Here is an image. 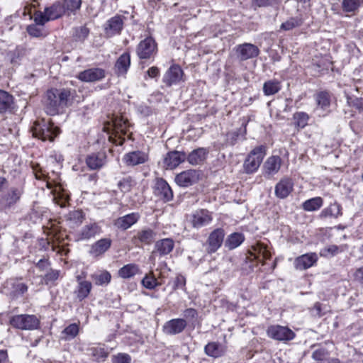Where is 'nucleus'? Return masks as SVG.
Returning <instances> with one entry per match:
<instances>
[{
  "label": "nucleus",
  "instance_id": "nucleus-1",
  "mask_svg": "<svg viewBox=\"0 0 363 363\" xmlns=\"http://www.w3.org/2000/svg\"><path fill=\"white\" fill-rule=\"evenodd\" d=\"M128 128V121L122 116H116L108 122L107 129L109 138L113 140L116 145H122L125 140V136L127 135Z\"/></svg>",
  "mask_w": 363,
  "mask_h": 363
},
{
  "label": "nucleus",
  "instance_id": "nucleus-2",
  "mask_svg": "<svg viewBox=\"0 0 363 363\" xmlns=\"http://www.w3.org/2000/svg\"><path fill=\"white\" fill-rule=\"evenodd\" d=\"M31 131L33 137L38 138L43 141H53L55 138L60 133V129L54 126L51 121H46L45 119L34 122Z\"/></svg>",
  "mask_w": 363,
  "mask_h": 363
},
{
  "label": "nucleus",
  "instance_id": "nucleus-3",
  "mask_svg": "<svg viewBox=\"0 0 363 363\" xmlns=\"http://www.w3.org/2000/svg\"><path fill=\"white\" fill-rule=\"evenodd\" d=\"M267 147L259 145L250 151L245 159L243 168L247 174L255 172L259 167L264 156L266 155Z\"/></svg>",
  "mask_w": 363,
  "mask_h": 363
},
{
  "label": "nucleus",
  "instance_id": "nucleus-4",
  "mask_svg": "<svg viewBox=\"0 0 363 363\" xmlns=\"http://www.w3.org/2000/svg\"><path fill=\"white\" fill-rule=\"evenodd\" d=\"M65 12V8L60 2H56L52 6L45 9L44 12L38 11L34 13L35 23L43 26L47 21L55 20Z\"/></svg>",
  "mask_w": 363,
  "mask_h": 363
},
{
  "label": "nucleus",
  "instance_id": "nucleus-5",
  "mask_svg": "<svg viewBox=\"0 0 363 363\" xmlns=\"http://www.w3.org/2000/svg\"><path fill=\"white\" fill-rule=\"evenodd\" d=\"M10 323L18 329L34 330L38 328L40 320L34 315H18L11 318Z\"/></svg>",
  "mask_w": 363,
  "mask_h": 363
},
{
  "label": "nucleus",
  "instance_id": "nucleus-6",
  "mask_svg": "<svg viewBox=\"0 0 363 363\" xmlns=\"http://www.w3.org/2000/svg\"><path fill=\"white\" fill-rule=\"evenodd\" d=\"M157 51L155 40L148 37L141 40L136 48V54L140 59L147 60L154 57Z\"/></svg>",
  "mask_w": 363,
  "mask_h": 363
},
{
  "label": "nucleus",
  "instance_id": "nucleus-7",
  "mask_svg": "<svg viewBox=\"0 0 363 363\" xmlns=\"http://www.w3.org/2000/svg\"><path fill=\"white\" fill-rule=\"evenodd\" d=\"M268 337L282 342L294 339L296 335L290 328L279 325H271L267 330Z\"/></svg>",
  "mask_w": 363,
  "mask_h": 363
},
{
  "label": "nucleus",
  "instance_id": "nucleus-8",
  "mask_svg": "<svg viewBox=\"0 0 363 363\" xmlns=\"http://www.w3.org/2000/svg\"><path fill=\"white\" fill-rule=\"evenodd\" d=\"M225 236L224 230L217 228L211 232L206 241V251L208 253L216 252L222 245Z\"/></svg>",
  "mask_w": 363,
  "mask_h": 363
},
{
  "label": "nucleus",
  "instance_id": "nucleus-9",
  "mask_svg": "<svg viewBox=\"0 0 363 363\" xmlns=\"http://www.w3.org/2000/svg\"><path fill=\"white\" fill-rule=\"evenodd\" d=\"M125 19L124 16L116 15L108 20L104 26L106 36L110 38L119 35L123 30Z\"/></svg>",
  "mask_w": 363,
  "mask_h": 363
},
{
  "label": "nucleus",
  "instance_id": "nucleus-10",
  "mask_svg": "<svg viewBox=\"0 0 363 363\" xmlns=\"http://www.w3.org/2000/svg\"><path fill=\"white\" fill-rule=\"evenodd\" d=\"M105 77L106 72L104 69L93 67L79 72L77 78L84 82H94L103 79Z\"/></svg>",
  "mask_w": 363,
  "mask_h": 363
},
{
  "label": "nucleus",
  "instance_id": "nucleus-11",
  "mask_svg": "<svg viewBox=\"0 0 363 363\" xmlns=\"http://www.w3.org/2000/svg\"><path fill=\"white\" fill-rule=\"evenodd\" d=\"M27 290V285L18 279H10L4 284V292L11 296L22 295Z\"/></svg>",
  "mask_w": 363,
  "mask_h": 363
},
{
  "label": "nucleus",
  "instance_id": "nucleus-12",
  "mask_svg": "<svg viewBox=\"0 0 363 363\" xmlns=\"http://www.w3.org/2000/svg\"><path fill=\"white\" fill-rule=\"evenodd\" d=\"M154 194L164 201H169L173 198V192L168 183L163 179L159 178L156 179Z\"/></svg>",
  "mask_w": 363,
  "mask_h": 363
},
{
  "label": "nucleus",
  "instance_id": "nucleus-13",
  "mask_svg": "<svg viewBox=\"0 0 363 363\" xmlns=\"http://www.w3.org/2000/svg\"><path fill=\"white\" fill-rule=\"evenodd\" d=\"M318 257L315 252H310L297 257L294 262L296 270H306L314 266L318 262Z\"/></svg>",
  "mask_w": 363,
  "mask_h": 363
},
{
  "label": "nucleus",
  "instance_id": "nucleus-14",
  "mask_svg": "<svg viewBox=\"0 0 363 363\" xmlns=\"http://www.w3.org/2000/svg\"><path fill=\"white\" fill-rule=\"evenodd\" d=\"M60 108L63 107L55 91L53 90L48 91L45 99V112L48 115L55 116L58 113Z\"/></svg>",
  "mask_w": 363,
  "mask_h": 363
},
{
  "label": "nucleus",
  "instance_id": "nucleus-15",
  "mask_svg": "<svg viewBox=\"0 0 363 363\" xmlns=\"http://www.w3.org/2000/svg\"><path fill=\"white\" fill-rule=\"evenodd\" d=\"M186 325L187 323L185 319L174 318L167 321L164 324L162 330L166 335H174L182 333L186 328Z\"/></svg>",
  "mask_w": 363,
  "mask_h": 363
},
{
  "label": "nucleus",
  "instance_id": "nucleus-16",
  "mask_svg": "<svg viewBox=\"0 0 363 363\" xmlns=\"http://www.w3.org/2000/svg\"><path fill=\"white\" fill-rule=\"evenodd\" d=\"M282 160L279 156L269 157L263 165V174L266 177H273L277 174L281 168Z\"/></svg>",
  "mask_w": 363,
  "mask_h": 363
},
{
  "label": "nucleus",
  "instance_id": "nucleus-17",
  "mask_svg": "<svg viewBox=\"0 0 363 363\" xmlns=\"http://www.w3.org/2000/svg\"><path fill=\"white\" fill-rule=\"evenodd\" d=\"M235 50L238 57L242 61L256 57L259 53L258 48L251 43L239 45Z\"/></svg>",
  "mask_w": 363,
  "mask_h": 363
},
{
  "label": "nucleus",
  "instance_id": "nucleus-18",
  "mask_svg": "<svg viewBox=\"0 0 363 363\" xmlns=\"http://www.w3.org/2000/svg\"><path fill=\"white\" fill-rule=\"evenodd\" d=\"M199 179L196 170L189 169L178 174L175 177V182L180 186L187 187L195 184Z\"/></svg>",
  "mask_w": 363,
  "mask_h": 363
},
{
  "label": "nucleus",
  "instance_id": "nucleus-19",
  "mask_svg": "<svg viewBox=\"0 0 363 363\" xmlns=\"http://www.w3.org/2000/svg\"><path fill=\"white\" fill-rule=\"evenodd\" d=\"M211 213L204 209L196 211L192 215L191 222L195 228H200L208 225L212 221Z\"/></svg>",
  "mask_w": 363,
  "mask_h": 363
},
{
  "label": "nucleus",
  "instance_id": "nucleus-20",
  "mask_svg": "<svg viewBox=\"0 0 363 363\" xmlns=\"http://www.w3.org/2000/svg\"><path fill=\"white\" fill-rule=\"evenodd\" d=\"M174 247V241L172 238H163L155 243L152 255L164 257L169 255Z\"/></svg>",
  "mask_w": 363,
  "mask_h": 363
},
{
  "label": "nucleus",
  "instance_id": "nucleus-21",
  "mask_svg": "<svg viewBox=\"0 0 363 363\" xmlns=\"http://www.w3.org/2000/svg\"><path fill=\"white\" fill-rule=\"evenodd\" d=\"M186 159L183 152L172 151L168 152L164 158V165L167 169H173Z\"/></svg>",
  "mask_w": 363,
  "mask_h": 363
},
{
  "label": "nucleus",
  "instance_id": "nucleus-22",
  "mask_svg": "<svg viewBox=\"0 0 363 363\" xmlns=\"http://www.w3.org/2000/svg\"><path fill=\"white\" fill-rule=\"evenodd\" d=\"M156 237V233L148 228H145L139 230L132 238V242L135 245L139 243L144 245H150Z\"/></svg>",
  "mask_w": 363,
  "mask_h": 363
},
{
  "label": "nucleus",
  "instance_id": "nucleus-23",
  "mask_svg": "<svg viewBox=\"0 0 363 363\" xmlns=\"http://www.w3.org/2000/svg\"><path fill=\"white\" fill-rule=\"evenodd\" d=\"M294 189L292 180L288 177L281 179L275 186L274 193L279 199L286 198Z\"/></svg>",
  "mask_w": 363,
  "mask_h": 363
},
{
  "label": "nucleus",
  "instance_id": "nucleus-24",
  "mask_svg": "<svg viewBox=\"0 0 363 363\" xmlns=\"http://www.w3.org/2000/svg\"><path fill=\"white\" fill-rule=\"evenodd\" d=\"M111 243L110 238L100 239L91 245L89 252L94 257H101L111 247Z\"/></svg>",
  "mask_w": 363,
  "mask_h": 363
},
{
  "label": "nucleus",
  "instance_id": "nucleus-25",
  "mask_svg": "<svg viewBox=\"0 0 363 363\" xmlns=\"http://www.w3.org/2000/svg\"><path fill=\"white\" fill-rule=\"evenodd\" d=\"M148 160V155L142 151L137 150L128 152L124 155L123 161L127 166H136L145 163Z\"/></svg>",
  "mask_w": 363,
  "mask_h": 363
},
{
  "label": "nucleus",
  "instance_id": "nucleus-26",
  "mask_svg": "<svg viewBox=\"0 0 363 363\" xmlns=\"http://www.w3.org/2000/svg\"><path fill=\"white\" fill-rule=\"evenodd\" d=\"M140 218L138 213H131L118 218L114 221V225L121 230H125L136 223Z\"/></svg>",
  "mask_w": 363,
  "mask_h": 363
},
{
  "label": "nucleus",
  "instance_id": "nucleus-27",
  "mask_svg": "<svg viewBox=\"0 0 363 363\" xmlns=\"http://www.w3.org/2000/svg\"><path fill=\"white\" fill-rule=\"evenodd\" d=\"M183 76V71L178 65H172L165 73L163 77V82L167 85L171 86L173 84L179 82Z\"/></svg>",
  "mask_w": 363,
  "mask_h": 363
},
{
  "label": "nucleus",
  "instance_id": "nucleus-28",
  "mask_svg": "<svg viewBox=\"0 0 363 363\" xmlns=\"http://www.w3.org/2000/svg\"><path fill=\"white\" fill-rule=\"evenodd\" d=\"M342 215V208L340 203L334 202L323 208L319 214L320 219L337 218Z\"/></svg>",
  "mask_w": 363,
  "mask_h": 363
},
{
  "label": "nucleus",
  "instance_id": "nucleus-29",
  "mask_svg": "<svg viewBox=\"0 0 363 363\" xmlns=\"http://www.w3.org/2000/svg\"><path fill=\"white\" fill-rule=\"evenodd\" d=\"M204 352L209 357L218 358L224 355L226 346L218 342H211L205 346Z\"/></svg>",
  "mask_w": 363,
  "mask_h": 363
},
{
  "label": "nucleus",
  "instance_id": "nucleus-30",
  "mask_svg": "<svg viewBox=\"0 0 363 363\" xmlns=\"http://www.w3.org/2000/svg\"><path fill=\"white\" fill-rule=\"evenodd\" d=\"M130 65V56L128 52L122 54L115 64V72L118 75L125 74Z\"/></svg>",
  "mask_w": 363,
  "mask_h": 363
},
{
  "label": "nucleus",
  "instance_id": "nucleus-31",
  "mask_svg": "<svg viewBox=\"0 0 363 363\" xmlns=\"http://www.w3.org/2000/svg\"><path fill=\"white\" fill-rule=\"evenodd\" d=\"M105 162L106 155L104 153L91 154L86 159V163L91 169H100Z\"/></svg>",
  "mask_w": 363,
  "mask_h": 363
},
{
  "label": "nucleus",
  "instance_id": "nucleus-32",
  "mask_svg": "<svg viewBox=\"0 0 363 363\" xmlns=\"http://www.w3.org/2000/svg\"><path fill=\"white\" fill-rule=\"evenodd\" d=\"M101 228L96 223H91L84 225L80 232L81 240H89L101 233Z\"/></svg>",
  "mask_w": 363,
  "mask_h": 363
},
{
  "label": "nucleus",
  "instance_id": "nucleus-33",
  "mask_svg": "<svg viewBox=\"0 0 363 363\" xmlns=\"http://www.w3.org/2000/svg\"><path fill=\"white\" fill-rule=\"evenodd\" d=\"M13 97L7 91L0 90V113L11 111L13 108Z\"/></svg>",
  "mask_w": 363,
  "mask_h": 363
},
{
  "label": "nucleus",
  "instance_id": "nucleus-34",
  "mask_svg": "<svg viewBox=\"0 0 363 363\" xmlns=\"http://www.w3.org/2000/svg\"><path fill=\"white\" fill-rule=\"evenodd\" d=\"M207 154L208 150L206 148L199 147L193 150L186 158L191 164L197 165L204 161Z\"/></svg>",
  "mask_w": 363,
  "mask_h": 363
},
{
  "label": "nucleus",
  "instance_id": "nucleus-35",
  "mask_svg": "<svg viewBox=\"0 0 363 363\" xmlns=\"http://www.w3.org/2000/svg\"><path fill=\"white\" fill-rule=\"evenodd\" d=\"M91 288L92 284L90 281H79L77 286V289L74 291V294H76L77 298L79 301H82V300L86 298L90 294Z\"/></svg>",
  "mask_w": 363,
  "mask_h": 363
},
{
  "label": "nucleus",
  "instance_id": "nucleus-36",
  "mask_svg": "<svg viewBox=\"0 0 363 363\" xmlns=\"http://www.w3.org/2000/svg\"><path fill=\"white\" fill-rule=\"evenodd\" d=\"M250 255L255 259H259L260 257L263 259H269L271 257L269 251L267 249L266 246L261 243H257L252 246V250L250 251Z\"/></svg>",
  "mask_w": 363,
  "mask_h": 363
},
{
  "label": "nucleus",
  "instance_id": "nucleus-37",
  "mask_svg": "<svg viewBox=\"0 0 363 363\" xmlns=\"http://www.w3.org/2000/svg\"><path fill=\"white\" fill-rule=\"evenodd\" d=\"M91 356L96 362H104L107 358L108 352L106 350L104 345L99 344L97 346L91 347L89 349Z\"/></svg>",
  "mask_w": 363,
  "mask_h": 363
},
{
  "label": "nucleus",
  "instance_id": "nucleus-38",
  "mask_svg": "<svg viewBox=\"0 0 363 363\" xmlns=\"http://www.w3.org/2000/svg\"><path fill=\"white\" fill-rule=\"evenodd\" d=\"M140 272L139 267L135 264H128L118 270V276L123 279H130Z\"/></svg>",
  "mask_w": 363,
  "mask_h": 363
},
{
  "label": "nucleus",
  "instance_id": "nucleus-39",
  "mask_svg": "<svg viewBox=\"0 0 363 363\" xmlns=\"http://www.w3.org/2000/svg\"><path fill=\"white\" fill-rule=\"evenodd\" d=\"M323 204V200L321 197L317 196L306 200L302 204V208L306 211H318Z\"/></svg>",
  "mask_w": 363,
  "mask_h": 363
},
{
  "label": "nucleus",
  "instance_id": "nucleus-40",
  "mask_svg": "<svg viewBox=\"0 0 363 363\" xmlns=\"http://www.w3.org/2000/svg\"><path fill=\"white\" fill-rule=\"evenodd\" d=\"M244 241V236L239 233L230 234L225 240V245L229 250L238 247Z\"/></svg>",
  "mask_w": 363,
  "mask_h": 363
},
{
  "label": "nucleus",
  "instance_id": "nucleus-41",
  "mask_svg": "<svg viewBox=\"0 0 363 363\" xmlns=\"http://www.w3.org/2000/svg\"><path fill=\"white\" fill-rule=\"evenodd\" d=\"M22 194V190L19 188L12 187L4 196V199L6 205L11 206L15 204L19 199Z\"/></svg>",
  "mask_w": 363,
  "mask_h": 363
},
{
  "label": "nucleus",
  "instance_id": "nucleus-42",
  "mask_svg": "<svg viewBox=\"0 0 363 363\" xmlns=\"http://www.w3.org/2000/svg\"><path fill=\"white\" fill-rule=\"evenodd\" d=\"M281 89L280 82L277 80H269L263 85V91L266 96L277 94Z\"/></svg>",
  "mask_w": 363,
  "mask_h": 363
},
{
  "label": "nucleus",
  "instance_id": "nucleus-43",
  "mask_svg": "<svg viewBox=\"0 0 363 363\" xmlns=\"http://www.w3.org/2000/svg\"><path fill=\"white\" fill-rule=\"evenodd\" d=\"M96 285L101 286L108 284L111 279V275L108 271H102L91 275Z\"/></svg>",
  "mask_w": 363,
  "mask_h": 363
},
{
  "label": "nucleus",
  "instance_id": "nucleus-44",
  "mask_svg": "<svg viewBox=\"0 0 363 363\" xmlns=\"http://www.w3.org/2000/svg\"><path fill=\"white\" fill-rule=\"evenodd\" d=\"M315 101L320 108L325 110L330 105V94L325 91H320L316 94Z\"/></svg>",
  "mask_w": 363,
  "mask_h": 363
},
{
  "label": "nucleus",
  "instance_id": "nucleus-45",
  "mask_svg": "<svg viewBox=\"0 0 363 363\" xmlns=\"http://www.w3.org/2000/svg\"><path fill=\"white\" fill-rule=\"evenodd\" d=\"M363 4V0H342V8L345 12L354 13Z\"/></svg>",
  "mask_w": 363,
  "mask_h": 363
},
{
  "label": "nucleus",
  "instance_id": "nucleus-46",
  "mask_svg": "<svg viewBox=\"0 0 363 363\" xmlns=\"http://www.w3.org/2000/svg\"><path fill=\"white\" fill-rule=\"evenodd\" d=\"M141 283L147 289H154L160 284L152 272L144 277Z\"/></svg>",
  "mask_w": 363,
  "mask_h": 363
},
{
  "label": "nucleus",
  "instance_id": "nucleus-47",
  "mask_svg": "<svg viewBox=\"0 0 363 363\" xmlns=\"http://www.w3.org/2000/svg\"><path fill=\"white\" fill-rule=\"evenodd\" d=\"M311 348H315L312 354V358L314 360L323 361L328 358L329 353L326 349L319 346L317 347L315 345H312Z\"/></svg>",
  "mask_w": 363,
  "mask_h": 363
},
{
  "label": "nucleus",
  "instance_id": "nucleus-48",
  "mask_svg": "<svg viewBox=\"0 0 363 363\" xmlns=\"http://www.w3.org/2000/svg\"><path fill=\"white\" fill-rule=\"evenodd\" d=\"M296 125L299 128H303L308 124V115L305 112H297L294 114Z\"/></svg>",
  "mask_w": 363,
  "mask_h": 363
},
{
  "label": "nucleus",
  "instance_id": "nucleus-49",
  "mask_svg": "<svg viewBox=\"0 0 363 363\" xmlns=\"http://www.w3.org/2000/svg\"><path fill=\"white\" fill-rule=\"evenodd\" d=\"M302 23L301 18L298 17H291L281 25V29L290 30L294 28L300 26Z\"/></svg>",
  "mask_w": 363,
  "mask_h": 363
},
{
  "label": "nucleus",
  "instance_id": "nucleus-50",
  "mask_svg": "<svg viewBox=\"0 0 363 363\" xmlns=\"http://www.w3.org/2000/svg\"><path fill=\"white\" fill-rule=\"evenodd\" d=\"M69 195L64 190L62 192L56 193V190L54 193V201L55 202L60 206L61 208H64L66 206L67 203L69 201Z\"/></svg>",
  "mask_w": 363,
  "mask_h": 363
},
{
  "label": "nucleus",
  "instance_id": "nucleus-51",
  "mask_svg": "<svg viewBox=\"0 0 363 363\" xmlns=\"http://www.w3.org/2000/svg\"><path fill=\"white\" fill-rule=\"evenodd\" d=\"M340 252L339 247L335 245L326 246L320 250V255L324 257H332Z\"/></svg>",
  "mask_w": 363,
  "mask_h": 363
},
{
  "label": "nucleus",
  "instance_id": "nucleus-52",
  "mask_svg": "<svg viewBox=\"0 0 363 363\" xmlns=\"http://www.w3.org/2000/svg\"><path fill=\"white\" fill-rule=\"evenodd\" d=\"M82 4V0H63V7L65 10L74 12L79 9Z\"/></svg>",
  "mask_w": 363,
  "mask_h": 363
},
{
  "label": "nucleus",
  "instance_id": "nucleus-53",
  "mask_svg": "<svg viewBox=\"0 0 363 363\" xmlns=\"http://www.w3.org/2000/svg\"><path fill=\"white\" fill-rule=\"evenodd\" d=\"M57 94L59 100L60 101L61 105L62 107L67 106V101L69 100V98L70 96V90L67 89H63L61 90L55 89L53 90Z\"/></svg>",
  "mask_w": 363,
  "mask_h": 363
},
{
  "label": "nucleus",
  "instance_id": "nucleus-54",
  "mask_svg": "<svg viewBox=\"0 0 363 363\" xmlns=\"http://www.w3.org/2000/svg\"><path fill=\"white\" fill-rule=\"evenodd\" d=\"M118 186L122 192H129L133 186V180L131 177H128L120 180L118 183Z\"/></svg>",
  "mask_w": 363,
  "mask_h": 363
},
{
  "label": "nucleus",
  "instance_id": "nucleus-55",
  "mask_svg": "<svg viewBox=\"0 0 363 363\" xmlns=\"http://www.w3.org/2000/svg\"><path fill=\"white\" fill-rule=\"evenodd\" d=\"M67 216L68 220L75 225H79L82 223L84 219L83 212L79 210L73 211L70 212Z\"/></svg>",
  "mask_w": 363,
  "mask_h": 363
},
{
  "label": "nucleus",
  "instance_id": "nucleus-56",
  "mask_svg": "<svg viewBox=\"0 0 363 363\" xmlns=\"http://www.w3.org/2000/svg\"><path fill=\"white\" fill-rule=\"evenodd\" d=\"M89 30L85 26H81L75 28L74 38L78 41H84L89 35Z\"/></svg>",
  "mask_w": 363,
  "mask_h": 363
},
{
  "label": "nucleus",
  "instance_id": "nucleus-57",
  "mask_svg": "<svg viewBox=\"0 0 363 363\" xmlns=\"http://www.w3.org/2000/svg\"><path fill=\"white\" fill-rule=\"evenodd\" d=\"M62 333L65 334L68 338H74L79 333V326L75 323L70 324L64 329Z\"/></svg>",
  "mask_w": 363,
  "mask_h": 363
},
{
  "label": "nucleus",
  "instance_id": "nucleus-58",
  "mask_svg": "<svg viewBox=\"0 0 363 363\" xmlns=\"http://www.w3.org/2000/svg\"><path fill=\"white\" fill-rule=\"evenodd\" d=\"M254 4L257 6H277L279 5L280 0H252Z\"/></svg>",
  "mask_w": 363,
  "mask_h": 363
},
{
  "label": "nucleus",
  "instance_id": "nucleus-59",
  "mask_svg": "<svg viewBox=\"0 0 363 363\" xmlns=\"http://www.w3.org/2000/svg\"><path fill=\"white\" fill-rule=\"evenodd\" d=\"M38 24L30 25L27 28L28 34L33 37H40L42 35V29L38 27Z\"/></svg>",
  "mask_w": 363,
  "mask_h": 363
},
{
  "label": "nucleus",
  "instance_id": "nucleus-60",
  "mask_svg": "<svg viewBox=\"0 0 363 363\" xmlns=\"http://www.w3.org/2000/svg\"><path fill=\"white\" fill-rule=\"evenodd\" d=\"M21 51L19 49L16 48L13 51H11L8 53L7 57H9L11 64H17L21 58Z\"/></svg>",
  "mask_w": 363,
  "mask_h": 363
},
{
  "label": "nucleus",
  "instance_id": "nucleus-61",
  "mask_svg": "<svg viewBox=\"0 0 363 363\" xmlns=\"http://www.w3.org/2000/svg\"><path fill=\"white\" fill-rule=\"evenodd\" d=\"M60 276V271L51 269L45 276V282L48 284L49 282L56 281Z\"/></svg>",
  "mask_w": 363,
  "mask_h": 363
},
{
  "label": "nucleus",
  "instance_id": "nucleus-62",
  "mask_svg": "<svg viewBox=\"0 0 363 363\" xmlns=\"http://www.w3.org/2000/svg\"><path fill=\"white\" fill-rule=\"evenodd\" d=\"M113 363H130V357L127 354L119 353L113 357Z\"/></svg>",
  "mask_w": 363,
  "mask_h": 363
},
{
  "label": "nucleus",
  "instance_id": "nucleus-63",
  "mask_svg": "<svg viewBox=\"0 0 363 363\" xmlns=\"http://www.w3.org/2000/svg\"><path fill=\"white\" fill-rule=\"evenodd\" d=\"M186 284V279L182 275H177L174 281L173 289H183Z\"/></svg>",
  "mask_w": 363,
  "mask_h": 363
},
{
  "label": "nucleus",
  "instance_id": "nucleus-64",
  "mask_svg": "<svg viewBox=\"0 0 363 363\" xmlns=\"http://www.w3.org/2000/svg\"><path fill=\"white\" fill-rule=\"evenodd\" d=\"M331 64V62H330L328 59H323L319 62L315 64L314 66L317 67L318 71H321L328 69Z\"/></svg>",
  "mask_w": 363,
  "mask_h": 363
}]
</instances>
